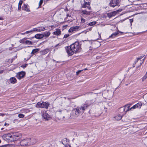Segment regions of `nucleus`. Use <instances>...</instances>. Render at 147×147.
Segmentation results:
<instances>
[{
  "label": "nucleus",
  "mask_w": 147,
  "mask_h": 147,
  "mask_svg": "<svg viewBox=\"0 0 147 147\" xmlns=\"http://www.w3.org/2000/svg\"><path fill=\"white\" fill-rule=\"evenodd\" d=\"M18 117L21 118H22L24 117V115L22 114H19L18 115Z\"/></svg>",
  "instance_id": "obj_30"
},
{
  "label": "nucleus",
  "mask_w": 147,
  "mask_h": 147,
  "mask_svg": "<svg viewBox=\"0 0 147 147\" xmlns=\"http://www.w3.org/2000/svg\"><path fill=\"white\" fill-rule=\"evenodd\" d=\"M111 13L112 14V16H115L116 15L117 12L116 11H114L112 12Z\"/></svg>",
  "instance_id": "obj_35"
},
{
  "label": "nucleus",
  "mask_w": 147,
  "mask_h": 147,
  "mask_svg": "<svg viewBox=\"0 0 147 147\" xmlns=\"http://www.w3.org/2000/svg\"><path fill=\"white\" fill-rule=\"evenodd\" d=\"M42 116L43 118L45 120H48L50 119V116L49 115L47 111H44L42 114Z\"/></svg>",
  "instance_id": "obj_9"
},
{
  "label": "nucleus",
  "mask_w": 147,
  "mask_h": 147,
  "mask_svg": "<svg viewBox=\"0 0 147 147\" xmlns=\"http://www.w3.org/2000/svg\"><path fill=\"white\" fill-rule=\"evenodd\" d=\"M32 32H34V31L33 30V29L31 30L26 31L25 32V33L26 34H29V33H31Z\"/></svg>",
  "instance_id": "obj_29"
},
{
  "label": "nucleus",
  "mask_w": 147,
  "mask_h": 147,
  "mask_svg": "<svg viewBox=\"0 0 147 147\" xmlns=\"http://www.w3.org/2000/svg\"><path fill=\"white\" fill-rule=\"evenodd\" d=\"M129 22L131 24V26L132 25V23L133 22V19H129Z\"/></svg>",
  "instance_id": "obj_39"
},
{
  "label": "nucleus",
  "mask_w": 147,
  "mask_h": 147,
  "mask_svg": "<svg viewBox=\"0 0 147 147\" xmlns=\"http://www.w3.org/2000/svg\"><path fill=\"white\" fill-rule=\"evenodd\" d=\"M50 27H51V28H55V26H50Z\"/></svg>",
  "instance_id": "obj_49"
},
{
  "label": "nucleus",
  "mask_w": 147,
  "mask_h": 147,
  "mask_svg": "<svg viewBox=\"0 0 147 147\" xmlns=\"http://www.w3.org/2000/svg\"><path fill=\"white\" fill-rule=\"evenodd\" d=\"M20 111L22 113H27L30 112V110L28 109H21Z\"/></svg>",
  "instance_id": "obj_23"
},
{
  "label": "nucleus",
  "mask_w": 147,
  "mask_h": 147,
  "mask_svg": "<svg viewBox=\"0 0 147 147\" xmlns=\"http://www.w3.org/2000/svg\"><path fill=\"white\" fill-rule=\"evenodd\" d=\"M43 2V0H40V1L39 3V6H40L42 5V3Z\"/></svg>",
  "instance_id": "obj_34"
},
{
  "label": "nucleus",
  "mask_w": 147,
  "mask_h": 147,
  "mask_svg": "<svg viewBox=\"0 0 147 147\" xmlns=\"http://www.w3.org/2000/svg\"><path fill=\"white\" fill-rule=\"evenodd\" d=\"M86 20L85 19L82 18L81 19V22L82 23H84L85 22Z\"/></svg>",
  "instance_id": "obj_38"
},
{
  "label": "nucleus",
  "mask_w": 147,
  "mask_h": 147,
  "mask_svg": "<svg viewBox=\"0 0 147 147\" xmlns=\"http://www.w3.org/2000/svg\"><path fill=\"white\" fill-rule=\"evenodd\" d=\"M28 139H25L22 140L20 142L21 145L24 146L28 145Z\"/></svg>",
  "instance_id": "obj_15"
},
{
  "label": "nucleus",
  "mask_w": 147,
  "mask_h": 147,
  "mask_svg": "<svg viewBox=\"0 0 147 147\" xmlns=\"http://www.w3.org/2000/svg\"><path fill=\"white\" fill-rule=\"evenodd\" d=\"M23 10L25 11H30L29 7L27 4H24L22 7Z\"/></svg>",
  "instance_id": "obj_13"
},
{
  "label": "nucleus",
  "mask_w": 147,
  "mask_h": 147,
  "mask_svg": "<svg viewBox=\"0 0 147 147\" xmlns=\"http://www.w3.org/2000/svg\"><path fill=\"white\" fill-rule=\"evenodd\" d=\"M61 142L62 144L65 146V147H71L69 145V141L67 138H64L63 139Z\"/></svg>",
  "instance_id": "obj_8"
},
{
  "label": "nucleus",
  "mask_w": 147,
  "mask_h": 147,
  "mask_svg": "<svg viewBox=\"0 0 147 147\" xmlns=\"http://www.w3.org/2000/svg\"><path fill=\"white\" fill-rule=\"evenodd\" d=\"M12 49L13 48H12V47H9V49L10 51H11L12 50Z\"/></svg>",
  "instance_id": "obj_50"
},
{
  "label": "nucleus",
  "mask_w": 147,
  "mask_h": 147,
  "mask_svg": "<svg viewBox=\"0 0 147 147\" xmlns=\"http://www.w3.org/2000/svg\"><path fill=\"white\" fill-rule=\"evenodd\" d=\"M144 57V56H141L140 57L137 59V61H139V60H140V66H141V65L143 63L144 61V60L145 58V57H144V58L142 60H140L141 59H142L143 58V57Z\"/></svg>",
  "instance_id": "obj_22"
},
{
  "label": "nucleus",
  "mask_w": 147,
  "mask_h": 147,
  "mask_svg": "<svg viewBox=\"0 0 147 147\" xmlns=\"http://www.w3.org/2000/svg\"><path fill=\"white\" fill-rule=\"evenodd\" d=\"M107 16L109 18H111L113 16H112V14L111 12L108 13H107Z\"/></svg>",
  "instance_id": "obj_31"
},
{
  "label": "nucleus",
  "mask_w": 147,
  "mask_h": 147,
  "mask_svg": "<svg viewBox=\"0 0 147 147\" xmlns=\"http://www.w3.org/2000/svg\"><path fill=\"white\" fill-rule=\"evenodd\" d=\"M51 33L49 31H46L44 32L42 34L43 35V37H45L46 38H47L49 37Z\"/></svg>",
  "instance_id": "obj_21"
},
{
  "label": "nucleus",
  "mask_w": 147,
  "mask_h": 147,
  "mask_svg": "<svg viewBox=\"0 0 147 147\" xmlns=\"http://www.w3.org/2000/svg\"><path fill=\"white\" fill-rule=\"evenodd\" d=\"M9 9L11 11L12 10V8L11 6H10Z\"/></svg>",
  "instance_id": "obj_48"
},
{
  "label": "nucleus",
  "mask_w": 147,
  "mask_h": 147,
  "mask_svg": "<svg viewBox=\"0 0 147 147\" xmlns=\"http://www.w3.org/2000/svg\"><path fill=\"white\" fill-rule=\"evenodd\" d=\"M19 34L23 35H24V34H26L25 33V32L22 33H20V32H19L17 34V35L18 36Z\"/></svg>",
  "instance_id": "obj_44"
},
{
  "label": "nucleus",
  "mask_w": 147,
  "mask_h": 147,
  "mask_svg": "<svg viewBox=\"0 0 147 147\" xmlns=\"http://www.w3.org/2000/svg\"><path fill=\"white\" fill-rule=\"evenodd\" d=\"M69 36V35L68 34H66L64 35V37H63V38H67V37H68Z\"/></svg>",
  "instance_id": "obj_37"
},
{
  "label": "nucleus",
  "mask_w": 147,
  "mask_h": 147,
  "mask_svg": "<svg viewBox=\"0 0 147 147\" xmlns=\"http://www.w3.org/2000/svg\"><path fill=\"white\" fill-rule=\"evenodd\" d=\"M96 22L93 21L87 24V25L89 26H92L96 24Z\"/></svg>",
  "instance_id": "obj_27"
},
{
  "label": "nucleus",
  "mask_w": 147,
  "mask_h": 147,
  "mask_svg": "<svg viewBox=\"0 0 147 147\" xmlns=\"http://www.w3.org/2000/svg\"><path fill=\"white\" fill-rule=\"evenodd\" d=\"M26 39V38H24L22 39H21L20 40V43H24V40Z\"/></svg>",
  "instance_id": "obj_33"
},
{
  "label": "nucleus",
  "mask_w": 147,
  "mask_h": 147,
  "mask_svg": "<svg viewBox=\"0 0 147 147\" xmlns=\"http://www.w3.org/2000/svg\"><path fill=\"white\" fill-rule=\"evenodd\" d=\"M38 51H39V49H33V50H32L31 53V54H34V53H37V52H38Z\"/></svg>",
  "instance_id": "obj_28"
},
{
  "label": "nucleus",
  "mask_w": 147,
  "mask_h": 147,
  "mask_svg": "<svg viewBox=\"0 0 147 147\" xmlns=\"http://www.w3.org/2000/svg\"><path fill=\"white\" fill-rule=\"evenodd\" d=\"M3 19L2 17H0V20H3Z\"/></svg>",
  "instance_id": "obj_53"
},
{
  "label": "nucleus",
  "mask_w": 147,
  "mask_h": 147,
  "mask_svg": "<svg viewBox=\"0 0 147 147\" xmlns=\"http://www.w3.org/2000/svg\"><path fill=\"white\" fill-rule=\"evenodd\" d=\"M88 106V104L85 102L81 107H78L77 108L74 109L71 112V115H73L74 117H77L79 114L84 113L85 110Z\"/></svg>",
  "instance_id": "obj_1"
},
{
  "label": "nucleus",
  "mask_w": 147,
  "mask_h": 147,
  "mask_svg": "<svg viewBox=\"0 0 147 147\" xmlns=\"http://www.w3.org/2000/svg\"><path fill=\"white\" fill-rule=\"evenodd\" d=\"M85 4H86V5H87L88 6L90 5V2H88L85 3Z\"/></svg>",
  "instance_id": "obj_42"
},
{
  "label": "nucleus",
  "mask_w": 147,
  "mask_h": 147,
  "mask_svg": "<svg viewBox=\"0 0 147 147\" xmlns=\"http://www.w3.org/2000/svg\"><path fill=\"white\" fill-rule=\"evenodd\" d=\"M118 32H120L121 33H123V32H121L120 31H118V32H116L113 33L110 36H109V38H115L118 34Z\"/></svg>",
  "instance_id": "obj_16"
},
{
  "label": "nucleus",
  "mask_w": 147,
  "mask_h": 147,
  "mask_svg": "<svg viewBox=\"0 0 147 147\" xmlns=\"http://www.w3.org/2000/svg\"><path fill=\"white\" fill-rule=\"evenodd\" d=\"M45 27L43 26L33 28V30L36 32H41L46 30Z\"/></svg>",
  "instance_id": "obj_11"
},
{
  "label": "nucleus",
  "mask_w": 147,
  "mask_h": 147,
  "mask_svg": "<svg viewBox=\"0 0 147 147\" xmlns=\"http://www.w3.org/2000/svg\"><path fill=\"white\" fill-rule=\"evenodd\" d=\"M66 51L69 56L72 55H73L74 52L73 51V49L71 48V45L70 46H68L65 47Z\"/></svg>",
  "instance_id": "obj_7"
},
{
  "label": "nucleus",
  "mask_w": 147,
  "mask_h": 147,
  "mask_svg": "<svg viewBox=\"0 0 147 147\" xmlns=\"http://www.w3.org/2000/svg\"><path fill=\"white\" fill-rule=\"evenodd\" d=\"M100 58L99 56H97L96 57V58L98 59H99Z\"/></svg>",
  "instance_id": "obj_52"
},
{
  "label": "nucleus",
  "mask_w": 147,
  "mask_h": 147,
  "mask_svg": "<svg viewBox=\"0 0 147 147\" xmlns=\"http://www.w3.org/2000/svg\"><path fill=\"white\" fill-rule=\"evenodd\" d=\"M79 27V26L72 27L69 29L68 32L69 33H72L78 30Z\"/></svg>",
  "instance_id": "obj_10"
},
{
  "label": "nucleus",
  "mask_w": 147,
  "mask_h": 147,
  "mask_svg": "<svg viewBox=\"0 0 147 147\" xmlns=\"http://www.w3.org/2000/svg\"><path fill=\"white\" fill-rule=\"evenodd\" d=\"M61 45V44L59 43V44H58L56 45H55V47L56 48V49H58V48H57V47L58 46H60Z\"/></svg>",
  "instance_id": "obj_36"
},
{
  "label": "nucleus",
  "mask_w": 147,
  "mask_h": 147,
  "mask_svg": "<svg viewBox=\"0 0 147 147\" xmlns=\"http://www.w3.org/2000/svg\"><path fill=\"white\" fill-rule=\"evenodd\" d=\"M71 45V48L74 53H77L80 52L81 50V45L78 42H76Z\"/></svg>",
  "instance_id": "obj_4"
},
{
  "label": "nucleus",
  "mask_w": 147,
  "mask_h": 147,
  "mask_svg": "<svg viewBox=\"0 0 147 147\" xmlns=\"http://www.w3.org/2000/svg\"><path fill=\"white\" fill-rule=\"evenodd\" d=\"M87 7L88 9L90 10L91 9V7L90 5L88 6Z\"/></svg>",
  "instance_id": "obj_46"
},
{
  "label": "nucleus",
  "mask_w": 147,
  "mask_h": 147,
  "mask_svg": "<svg viewBox=\"0 0 147 147\" xmlns=\"http://www.w3.org/2000/svg\"><path fill=\"white\" fill-rule=\"evenodd\" d=\"M104 26V25H102V26Z\"/></svg>",
  "instance_id": "obj_58"
},
{
  "label": "nucleus",
  "mask_w": 147,
  "mask_h": 147,
  "mask_svg": "<svg viewBox=\"0 0 147 147\" xmlns=\"http://www.w3.org/2000/svg\"><path fill=\"white\" fill-rule=\"evenodd\" d=\"M147 78V71L146 72V74L145 75L143 76L142 78V80L144 81Z\"/></svg>",
  "instance_id": "obj_32"
},
{
  "label": "nucleus",
  "mask_w": 147,
  "mask_h": 147,
  "mask_svg": "<svg viewBox=\"0 0 147 147\" xmlns=\"http://www.w3.org/2000/svg\"><path fill=\"white\" fill-rule=\"evenodd\" d=\"M49 105V102H43L41 103L38 102L36 105V107L37 108H45L47 109Z\"/></svg>",
  "instance_id": "obj_5"
},
{
  "label": "nucleus",
  "mask_w": 147,
  "mask_h": 147,
  "mask_svg": "<svg viewBox=\"0 0 147 147\" xmlns=\"http://www.w3.org/2000/svg\"><path fill=\"white\" fill-rule=\"evenodd\" d=\"M23 1L22 0H20L19 1V2L18 3V10H20L21 8V7Z\"/></svg>",
  "instance_id": "obj_26"
},
{
  "label": "nucleus",
  "mask_w": 147,
  "mask_h": 147,
  "mask_svg": "<svg viewBox=\"0 0 147 147\" xmlns=\"http://www.w3.org/2000/svg\"><path fill=\"white\" fill-rule=\"evenodd\" d=\"M27 65V64L23 65L21 66V67H23L24 68L26 67Z\"/></svg>",
  "instance_id": "obj_40"
},
{
  "label": "nucleus",
  "mask_w": 147,
  "mask_h": 147,
  "mask_svg": "<svg viewBox=\"0 0 147 147\" xmlns=\"http://www.w3.org/2000/svg\"><path fill=\"white\" fill-rule=\"evenodd\" d=\"M142 104L140 102H139L136 104L134 105L131 108H129L130 106L129 105H126L124 107L121 108V109L125 111V112L131 110L133 109H135L136 108H140L142 107Z\"/></svg>",
  "instance_id": "obj_3"
},
{
  "label": "nucleus",
  "mask_w": 147,
  "mask_h": 147,
  "mask_svg": "<svg viewBox=\"0 0 147 147\" xmlns=\"http://www.w3.org/2000/svg\"><path fill=\"white\" fill-rule=\"evenodd\" d=\"M82 13L83 14H85L87 15H88L90 14V11H88L86 10H82Z\"/></svg>",
  "instance_id": "obj_25"
},
{
  "label": "nucleus",
  "mask_w": 147,
  "mask_h": 147,
  "mask_svg": "<svg viewBox=\"0 0 147 147\" xmlns=\"http://www.w3.org/2000/svg\"><path fill=\"white\" fill-rule=\"evenodd\" d=\"M122 118V116L119 115H117L114 117L113 119L114 120H119Z\"/></svg>",
  "instance_id": "obj_19"
},
{
  "label": "nucleus",
  "mask_w": 147,
  "mask_h": 147,
  "mask_svg": "<svg viewBox=\"0 0 147 147\" xmlns=\"http://www.w3.org/2000/svg\"><path fill=\"white\" fill-rule=\"evenodd\" d=\"M25 72L24 71L18 73L17 75V77L19 79L22 78L25 75Z\"/></svg>",
  "instance_id": "obj_12"
},
{
  "label": "nucleus",
  "mask_w": 147,
  "mask_h": 147,
  "mask_svg": "<svg viewBox=\"0 0 147 147\" xmlns=\"http://www.w3.org/2000/svg\"><path fill=\"white\" fill-rule=\"evenodd\" d=\"M25 43L27 45H32L34 43L33 41H30L28 40H26L25 41Z\"/></svg>",
  "instance_id": "obj_24"
},
{
  "label": "nucleus",
  "mask_w": 147,
  "mask_h": 147,
  "mask_svg": "<svg viewBox=\"0 0 147 147\" xmlns=\"http://www.w3.org/2000/svg\"><path fill=\"white\" fill-rule=\"evenodd\" d=\"M87 69V68H85L84 69V70H86Z\"/></svg>",
  "instance_id": "obj_55"
},
{
  "label": "nucleus",
  "mask_w": 147,
  "mask_h": 147,
  "mask_svg": "<svg viewBox=\"0 0 147 147\" xmlns=\"http://www.w3.org/2000/svg\"><path fill=\"white\" fill-rule=\"evenodd\" d=\"M9 81L11 83L14 84L16 83L17 80L15 77H13L10 78Z\"/></svg>",
  "instance_id": "obj_20"
},
{
  "label": "nucleus",
  "mask_w": 147,
  "mask_h": 147,
  "mask_svg": "<svg viewBox=\"0 0 147 147\" xmlns=\"http://www.w3.org/2000/svg\"><path fill=\"white\" fill-rule=\"evenodd\" d=\"M121 0H111L109 3L110 7H114L118 5Z\"/></svg>",
  "instance_id": "obj_6"
},
{
  "label": "nucleus",
  "mask_w": 147,
  "mask_h": 147,
  "mask_svg": "<svg viewBox=\"0 0 147 147\" xmlns=\"http://www.w3.org/2000/svg\"><path fill=\"white\" fill-rule=\"evenodd\" d=\"M92 27L90 28H88L87 30H88L87 31H91L92 30Z\"/></svg>",
  "instance_id": "obj_47"
},
{
  "label": "nucleus",
  "mask_w": 147,
  "mask_h": 147,
  "mask_svg": "<svg viewBox=\"0 0 147 147\" xmlns=\"http://www.w3.org/2000/svg\"><path fill=\"white\" fill-rule=\"evenodd\" d=\"M61 34V31L59 28L55 29V31L53 32V35H56L57 36H59Z\"/></svg>",
  "instance_id": "obj_14"
},
{
  "label": "nucleus",
  "mask_w": 147,
  "mask_h": 147,
  "mask_svg": "<svg viewBox=\"0 0 147 147\" xmlns=\"http://www.w3.org/2000/svg\"><path fill=\"white\" fill-rule=\"evenodd\" d=\"M21 136L18 133H11L4 134L2 137L4 139L9 140L11 142L17 140L20 138Z\"/></svg>",
  "instance_id": "obj_2"
},
{
  "label": "nucleus",
  "mask_w": 147,
  "mask_h": 147,
  "mask_svg": "<svg viewBox=\"0 0 147 147\" xmlns=\"http://www.w3.org/2000/svg\"><path fill=\"white\" fill-rule=\"evenodd\" d=\"M0 115L3 116L4 115V114L3 113H0Z\"/></svg>",
  "instance_id": "obj_51"
},
{
  "label": "nucleus",
  "mask_w": 147,
  "mask_h": 147,
  "mask_svg": "<svg viewBox=\"0 0 147 147\" xmlns=\"http://www.w3.org/2000/svg\"><path fill=\"white\" fill-rule=\"evenodd\" d=\"M34 37L36 39H40L43 37V35L42 34H38L35 35Z\"/></svg>",
  "instance_id": "obj_17"
},
{
  "label": "nucleus",
  "mask_w": 147,
  "mask_h": 147,
  "mask_svg": "<svg viewBox=\"0 0 147 147\" xmlns=\"http://www.w3.org/2000/svg\"><path fill=\"white\" fill-rule=\"evenodd\" d=\"M49 51V49L47 48L46 49L41 51L40 53L42 55H44L47 53Z\"/></svg>",
  "instance_id": "obj_18"
},
{
  "label": "nucleus",
  "mask_w": 147,
  "mask_h": 147,
  "mask_svg": "<svg viewBox=\"0 0 147 147\" xmlns=\"http://www.w3.org/2000/svg\"><path fill=\"white\" fill-rule=\"evenodd\" d=\"M144 32H137V33H134V35H137L138 34L140 33H142Z\"/></svg>",
  "instance_id": "obj_41"
},
{
  "label": "nucleus",
  "mask_w": 147,
  "mask_h": 147,
  "mask_svg": "<svg viewBox=\"0 0 147 147\" xmlns=\"http://www.w3.org/2000/svg\"><path fill=\"white\" fill-rule=\"evenodd\" d=\"M7 125H9V124H7L6 123H5V124H4V126H6V125H7Z\"/></svg>",
  "instance_id": "obj_54"
},
{
  "label": "nucleus",
  "mask_w": 147,
  "mask_h": 147,
  "mask_svg": "<svg viewBox=\"0 0 147 147\" xmlns=\"http://www.w3.org/2000/svg\"><path fill=\"white\" fill-rule=\"evenodd\" d=\"M2 147H6V146H2Z\"/></svg>",
  "instance_id": "obj_57"
},
{
  "label": "nucleus",
  "mask_w": 147,
  "mask_h": 147,
  "mask_svg": "<svg viewBox=\"0 0 147 147\" xmlns=\"http://www.w3.org/2000/svg\"><path fill=\"white\" fill-rule=\"evenodd\" d=\"M3 129V128H2L1 129V130H2Z\"/></svg>",
  "instance_id": "obj_56"
},
{
  "label": "nucleus",
  "mask_w": 147,
  "mask_h": 147,
  "mask_svg": "<svg viewBox=\"0 0 147 147\" xmlns=\"http://www.w3.org/2000/svg\"><path fill=\"white\" fill-rule=\"evenodd\" d=\"M88 6L86 5V4H84L83 5L82 7L83 8H86Z\"/></svg>",
  "instance_id": "obj_45"
},
{
  "label": "nucleus",
  "mask_w": 147,
  "mask_h": 147,
  "mask_svg": "<svg viewBox=\"0 0 147 147\" xmlns=\"http://www.w3.org/2000/svg\"><path fill=\"white\" fill-rule=\"evenodd\" d=\"M83 70H79L78 71H77L76 72V74L77 75H78L79 73L81 72Z\"/></svg>",
  "instance_id": "obj_43"
}]
</instances>
